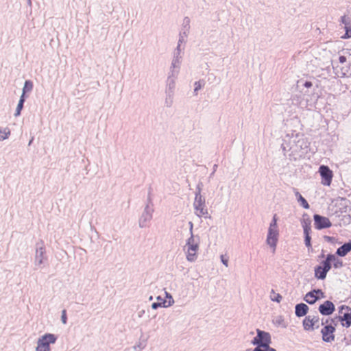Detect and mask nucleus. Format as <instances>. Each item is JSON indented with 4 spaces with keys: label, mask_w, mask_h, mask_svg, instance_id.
<instances>
[{
    "label": "nucleus",
    "mask_w": 351,
    "mask_h": 351,
    "mask_svg": "<svg viewBox=\"0 0 351 351\" xmlns=\"http://www.w3.org/2000/svg\"><path fill=\"white\" fill-rule=\"evenodd\" d=\"M335 75L339 77L351 76V49L343 50L333 64Z\"/></svg>",
    "instance_id": "obj_1"
},
{
    "label": "nucleus",
    "mask_w": 351,
    "mask_h": 351,
    "mask_svg": "<svg viewBox=\"0 0 351 351\" xmlns=\"http://www.w3.org/2000/svg\"><path fill=\"white\" fill-rule=\"evenodd\" d=\"M184 250L186 254V258L189 261H195L197 258V252L199 250V241L195 240L191 235L188 239L184 246Z\"/></svg>",
    "instance_id": "obj_2"
},
{
    "label": "nucleus",
    "mask_w": 351,
    "mask_h": 351,
    "mask_svg": "<svg viewBox=\"0 0 351 351\" xmlns=\"http://www.w3.org/2000/svg\"><path fill=\"white\" fill-rule=\"evenodd\" d=\"M56 337L53 334H45L38 340L36 351H50V344L56 342Z\"/></svg>",
    "instance_id": "obj_3"
},
{
    "label": "nucleus",
    "mask_w": 351,
    "mask_h": 351,
    "mask_svg": "<svg viewBox=\"0 0 351 351\" xmlns=\"http://www.w3.org/2000/svg\"><path fill=\"white\" fill-rule=\"evenodd\" d=\"M257 336L254 338L252 341L253 345L261 346L263 348H268V346L271 343V336L267 332L261 330L260 329L256 330Z\"/></svg>",
    "instance_id": "obj_4"
},
{
    "label": "nucleus",
    "mask_w": 351,
    "mask_h": 351,
    "mask_svg": "<svg viewBox=\"0 0 351 351\" xmlns=\"http://www.w3.org/2000/svg\"><path fill=\"white\" fill-rule=\"evenodd\" d=\"M319 173L322 177V184L324 186H330L332 182L333 173L329 167L326 165H321L319 168Z\"/></svg>",
    "instance_id": "obj_5"
},
{
    "label": "nucleus",
    "mask_w": 351,
    "mask_h": 351,
    "mask_svg": "<svg viewBox=\"0 0 351 351\" xmlns=\"http://www.w3.org/2000/svg\"><path fill=\"white\" fill-rule=\"evenodd\" d=\"M319 319L318 316L308 315L303 320V327L305 330H313L319 328Z\"/></svg>",
    "instance_id": "obj_6"
},
{
    "label": "nucleus",
    "mask_w": 351,
    "mask_h": 351,
    "mask_svg": "<svg viewBox=\"0 0 351 351\" xmlns=\"http://www.w3.org/2000/svg\"><path fill=\"white\" fill-rule=\"evenodd\" d=\"M313 218L315 228L317 230L328 228L332 226V223L328 217L316 214L314 215Z\"/></svg>",
    "instance_id": "obj_7"
},
{
    "label": "nucleus",
    "mask_w": 351,
    "mask_h": 351,
    "mask_svg": "<svg viewBox=\"0 0 351 351\" xmlns=\"http://www.w3.org/2000/svg\"><path fill=\"white\" fill-rule=\"evenodd\" d=\"M335 328L331 325L324 326L322 330V339L325 342H332L335 340Z\"/></svg>",
    "instance_id": "obj_8"
},
{
    "label": "nucleus",
    "mask_w": 351,
    "mask_h": 351,
    "mask_svg": "<svg viewBox=\"0 0 351 351\" xmlns=\"http://www.w3.org/2000/svg\"><path fill=\"white\" fill-rule=\"evenodd\" d=\"M324 298V293L322 292V290L317 289V290H313V291H310L308 293H306V295L304 296V300L307 303H308L310 304H313L315 303V302L319 298Z\"/></svg>",
    "instance_id": "obj_9"
},
{
    "label": "nucleus",
    "mask_w": 351,
    "mask_h": 351,
    "mask_svg": "<svg viewBox=\"0 0 351 351\" xmlns=\"http://www.w3.org/2000/svg\"><path fill=\"white\" fill-rule=\"evenodd\" d=\"M330 269V266L328 263L323 261L322 265L317 266L315 269V276L317 279H324L326 276L327 272Z\"/></svg>",
    "instance_id": "obj_10"
},
{
    "label": "nucleus",
    "mask_w": 351,
    "mask_h": 351,
    "mask_svg": "<svg viewBox=\"0 0 351 351\" xmlns=\"http://www.w3.org/2000/svg\"><path fill=\"white\" fill-rule=\"evenodd\" d=\"M278 230L271 229L268 231L267 238V243L273 247L274 252L276 250V243L278 241Z\"/></svg>",
    "instance_id": "obj_11"
},
{
    "label": "nucleus",
    "mask_w": 351,
    "mask_h": 351,
    "mask_svg": "<svg viewBox=\"0 0 351 351\" xmlns=\"http://www.w3.org/2000/svg\"><path fill=\"white\" fill-rule=\"evenodd\" d=\"M341 23L344 25L346 33L341 36L343 39L351 38V18L347 16H343L341 19Z\"/></svg>",
    "instance_id": "obj_12"
},
{
    "label": "nucleus",
    "mask_w": 351,
    "mask_h": 351,
    "mask_svg": "<svg viewBox=\"0 0 351 351\" xmlns=\"http://www.w3.org/2000/svg\"><path fill=\"white\" fill-rule=\"evenodd\" d=\"M319 312L324 315H331L335 311V306L330 301H326L319 307Z\"/></svg>",
    "instance_id": "obj_13"
},
{
    "label": "nucleus",
    "mask_w": 351,
    "mask_h": 351,
    "mask_svg": "<svg viewBox=\"0 0 351 351\" xmlns=\"http://www.w3.org/2000/svg\"><path fill=\"white\" fill-rule=\"evenodd\" d=\"M195 213L197 216L202 217L207 214V210L204 204L202 202L201 197L198 199L196 198L194 202Z\"/></svg>",
    "instance_id": "obj_14"
},
{
    "label": "nucleus",
    "mask_w": 351,
    "mask_h": 351,
    "mask_svg": "<svg viewBox=\"0 0 351 351\" xmlns=\"http://www.w3.org/2000/svg\"><path fill=\"white\" fill-rule=\"evenodd\" d=\"M324 261L325 263H328L330 267L332 264L335 268H339L343 266L342 261L337 258L334 254H328L326 259Z\"/></svg>",
    "instance_id": "obj_15"
},
{
    "label": "nucleus",
    "mask_w": 351,
    "mask_h": 351,
    "mask_svg": "<svg viewBox=\"0 0 351 351\" xmlns=\"http://www.w3.org/2000/svg\"><path fill=\"white\" fill-rule=\"evenodd\" d=\"M167 298H169L168 301L157 302L152 304V308L156 309L159 306L167 307L172 304L173 302L172 297L167 292H165Z\"/></svg>",
    "instance_id": "obj_16"
},
{
    "label": "nucleus",
    "mask_w": 351,
    "mask_h": 351,
    "mask_svg": "<svg viewBox=\"0 0 351 351\" xmlns=\"http://www.w3.org/2000/svg\"><path fill=\"white\" fill-rule=\"evenodd\" d=\"M308 310V307L306 304L304 303L297 304L295 306V315L298 317H302L307 313Z\"/></svg>",
    "instance_id": "obj_17"
},
{
    "label": "nucleus",
    "mask_w": 351,
    "mask_h": 351,
    "mask_svg": "<svg viewBox=\"0 0 351 351\" xmlns=\"http://www.w3.org/2000/svg\"><path fill=\"white\" fill-rule=\"evenodd\" d=\"M350 251L351 243H346L337 249V254L340 256H344Z\"/></svg>",
    "instance_id": "obj_18"
},
{
    "label": "nucleus",
    "mask_w": 351,
    "mask_h": 351,
    "mask_svg": "<svg viewBox=\"0 0 351 351\" xmlns=\"http://www.w3.org/2000/svg\"><path fill=\"white\" fill-rule=\"evenodd\" d=\"M342 322V325L348 328L351 325V312L345 313L344 315L340 317Z\"/></svg>",
    "instance_id": "obj_19"
},
{
    "label": "nucleus",
    "mask_w": 351,
    "mask_h": 351,
    "mask_svg": "<svg viewBox=\"0 0 351 351\" xmlns=\"http://www.w3.org/2000/svg\"><path fill=\"white\" fill-rule=\"evenodd\" d=\"M296 196L298 197V202H300L301 205L306 209L309 208V204L307 201L302 196V195L299 192L295 193Z\"/></svg>",
    "instance_id": "obj_20"
},
{
    "label": "nucleus",
    "mask_w": 351,
    "mask_h": 351,
    "mask_svg": "<svg viewBox=\"0 0 351 351\" xmlns=\"http://www.w3.org/2000/svg\"><path fill=\"white\" fill-rule=\"evenodd\" d=\"M10 134L8 128H0V140L6 139Z\"/></svg>",
    "instance_id": "obj_21"
},
{
    "label": "nucleus",
    "mask_w": 351,
    "mask_h": 351,
    "mask_svg": "<svg viewBox=\"0 0 351 351\" xmlns=\"http://www.w3.org/2000/svg\"><path fill=\"white\" fill-rule=\"evenodd\" d=\"M24 101H25V98L23 97V95H21V99L19 100V102L18 104V106L16 107V112H15V116H19L21 113V111L23 108V103H24Z\"/></svg>",
    "instance_id": "obj_22"
},
{
    "label": "nucleus",
    "mask_w": 351,
    "mask_h": 351,
    "mask_svg": "<svg viewBox=\"0 0 351 351\" xmlns=\"http://www.w3.org/2000/svg\"><path fill=\"white\" fill-rule=\"evenodd\" d=\"M32 88H33L32 82H30V81H26L25 82V85H24L23 89V94L22 95H23V97L25 96V93L31 91Z\"/></svg>",
    "instance_id": "obj_23"
},
{
    "label": "nucleus",
    "mask_w": 351,
    "mask_h": 351,
    "mask_svg": "<svg viewBox=\"0 0 351 351\" xmlns=\"http://www.w3.org/2000/svg\"><path fill=\"white\" fill-rule=\"evenodd\" d=\"M304 234H309L311 232V223L310 222H304L302 224Z\"/></svg>",
    "instance_id": "obj_24"
},
{
    "label": "nucleus",
    "mask_w": 351,
    "mask_h": 351,
    "mask_svg": "<svg viewBox=\"0 0 351 351\" xmlns=\"http://www.w3.org/2000/svg\"><path fill=\"white\" fill-rule=\"evenodd\" d=\"M271 229L278 230L277 229V218H276V215H274V216L273 217L272 222L271 223L270 226L269 228V230H271Z\"/></svg>",
    "instance_id": "obj_25"
},
{
    "label": "nucleus",
    "mask_w": 351,
    "mask_h": 351,
    "mask_svg": "<svg viewBox=\"0 0 351 351\" xmlns=\"http://www.w3.org/2000/svg\"><path fill=\"white\" fill-rule=\"evenodd\" d=\"M305 236V238H304V242H305V245L306 247H308V248L311 247V236H310V234H304Z\"/></svg>",
    "instance_id": "obj_26"
},
{
    "label": "nucleus",
    "mask_w": 351,
    "mask_h": 351,
    "mask_svg": "<svg viewBox=\"0 0 351 351\" xmlns=\"http://www.w3.org/2000/svg\"><path fill=\"white\" fill-rule=\"evenodd\" d=\"M221 262L223 263L224 265L228 267V256L227 255H221Z\"/></svg>",
    "instance_id": "obj_27"
},
{
    "label": "nucleus",
    "mask_w": 351,
    "mask_h": 351,
    "mask_svg": "<svg viewBox=\"0 0 351 351\" xmlns=\"http://www.w3.org/2000/svg\"><path fill=\"white\" fill-rule=\"evenodd\" d=\"M62 321L63 324L66 323V311L63 310L62 313Z\"/></svg>",
    "instance_id": "obj_28"
},
{
    "label": "nucleus",
    "mask_w": 351,
    "mask_h": 351,
    "mask_svg": "<svg viewBox=\"0 0 351 351\" xmlns=\"http://www.w3.org/2000/svg\"><path fill=\"white\" fill-rule=\"evenodd\" d=\"M202 84L200 82H196L195 83V92H197L199 89L201 88Z\"/></svg>",
    "instance_id": "obj_29"
},
{
    "label": "nucleus",
    "mask_w": 351,
    "mask_h": 351,
    "mask_svg": "<svg viewBox=\"0 0 351 351\" xmlns=\"http://www.w3.org/2000/svg\"><path fill=\"white\" fill-rule=\"evenodd\" d=\"M253 351H265V348H263L262 346H258L256 348L254 349Z\"/></svg>",
    "instance_id": "obj_30"
},
{
    "label": "nucleus",
    "mask_w": 351,
    "mask_h": 351,
    "mask_svg": "<svg viewBox=\"0 0 351 351\" xmlns=\"http://www.w3.org/2000/svg\"><path fill=\"white\" fill-rule=\"evenodd\" d=\"M312 82H306L304 83V86L306 88H311L312 86Z\"/></svg>",
    "instance_id": "obj_31"
},
{
    "label": "nucleus",
    "mask_w": 351,
    "mask_h": 351,
    "mask_svg": "<svg viewBox=\"0 0 351 351\" xmlns=\"http://www.w3.org/2000/svg\"><path fill=\"white\" fill-rule=\"evenodd\" d=\"M281 299H282V297L279 294H277V296H276V298H272L273 300H276L277 302H280Z\"/></svg>",
    "instance_id": "obj_32"
},
{
    "label": "nucleus",
    "mask_w": 351,
    "mask_h": 351,
    "mask_svg": "<svg viewBox=\"0 0 351 351\" xmlns=\"http://www.w3.org/2000/svg\"><path fill=\"white\" fill-rule=\"evenodd\" d=\"M265 351H276L274 348H270L269 346H268V348H265Z\"/></svg>",
    "instance_id": "obj_33"
},
{
    "label": "nucleus",
    "mask_w": 351,
    "mask_h": 351,
    "mask_svg": "<svg viewBox=\"0 0 351 351\" xmlns=\"http://www.w3.org/2000/svg\"><path fill=\"white\" fill-rule=\"evenodd\" d=\"M157 300H158V302H162V301H165L164 300L161 299L160 296H158V297L157 298Z\"/></svg>",
    "instance_id": "obj_34"
}]
</instances>
